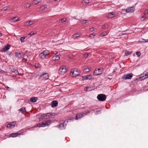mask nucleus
<instances>
[{"mask_svg": "<svg viewBox=\"0 0 148 148\" xmlns=\"http://www.w3.org/2000/svg\"><path fill=\"white\" fill-rule=\"evenodd\" d=\"M71 119H66L65 120L63 123H60L59 125H57L56 127L59 128L65 129L66 128L67 124L69 121H71Z\"/></svg>", "mask_w": 148, "mask_h": 148, "instance_id": "f257e3e1", "label": "nucleus"}, {"mask_svg": "<svg viewBox=\"0 0 148 148\" xmlns=\"http://www.w3.org/2000/svg\"><path fill=\"white\" fill-rule=\"evenodd\" d=\"M51 123V121L50 120H47L45 122H42L41 123H39L37 124L35 127H42L48 126Z\"/></svg>", "mask_w": 148, "mask_h": 148, "instance_id": "f03ea898", "label": "nucleus"}, {"mask_svg": "<svg viewBox=\"0 0 148 148\" xmlns=\"http://www.w3.org/2000/svg\"><path fill=\"white\" fill-rule=\"evenodd\" d=\"M80 73V72L77 69H72L70 73V75H72L73 77H75L78 76Z\"/></svg>", "mask_w": 148, "mask_h": 148, "instance_id": "7ed1b4c3", "label": "nucleus"}, {"mask_svg": "<svg viewBox=\"0 0 148 148\" xmlns=\"http://www.w3.org/2000/svg\"><path fill=\"white\" fill-rule=\"evenodd\" d=\"M68 69L65 66H61L59 70V73L62 75H64Z\"/></svg>", "mask_w": 148, "mask_h": 148, "instance_id": "20e7f679", "label": "nucleus"}, {"mask_svg": "<svg viewBox=\"0 0 148 148\" xmlns=\"http://www.w3.org/2000/svg\"><path fill=\"white\" fill-rule=\"evenodd\" d=\"M55 115V114L53 113H49L46 114H44L41 116V117L42 119H47V117H50Z\"/></svg>", "mask_w": 148, "mask_h": 148, "instance_id": "39448f33", "label": "nucleus"}, {"mask_svg": "<svg viewBox=\"0 0 148 148\" xmlns=\"http://www.w3.org/2000/svg\"><path fill=\"white\" fill-rule=\"evenodd\" d=\"M106 95L103 94H100L98 95L97 98L98 100L100 101H104L106 99Z\"/></svg>", "mask_w": 148, "mask_h": 148, "instance_id": "423d86ee", "label": "nucleus"}, {"mask_svg": "<svg viewBox=\"0 0 148 148\" xmlns=\"http://www.w3.org/2000/svg\"><path fill=\"white\" fill-rule=\"evenodd\" d=\"M49 79V75L47 73H45L40 75L39 79L41 80H45Z\"/></svg>", "mask_w": 148, "mask_h": 148, "instance_id": "0eeeda50", "label": "nucleus"}, {"mask_svg": "<svg viewBox=\"0 0 148 148\" xmlns=\"http://www.w3.org/2000/svg\"><path fill=\"white\" fill-rule=\"evenodd\" d=\"M102 72V69H96L93 72V75H99Z\"/></svg>", "mask_w": 148, "mask_h": 148, "instance_id": "6e6552de", "label": "nucleus"}, {"mask_svg": "<svg viewBox=\"0 0 148 148\" xmlns=\"http://www.w3.org/2000/svg\"><path fill=\"white\" fill-rule=\"evenodd\" d=\"M132 73H130L124 75L122 77V79L124 80H126L127 79H130L132 77Z\"/></svg>", "mask_w": 148, "mask_h": 148, "instance_id": "1a4fd4ad", "label": "nucleus"}, {"mask_svg": "<svg viewBox=\"0 0 148 148\" xmlns=\"http://www.w3.org/2000/svg\"><path fill=\"white\" fill-rule=\"evenodd\" d=\"M116 16L115 12H110L108 13L107 17L108 18H112Z\"/></svg>", "mask_w": 148, "mask_h": 148, "instance_id": "9d476101", "label": "nucleus"}, {"mask_svg": "<svg viewBox=\"0 0 148 148\" xmlns=\"http://www.w3.org/2000/svg\"><path fill=\"white\" fill-rule=\"evenodd\" d=\"M10 45L8 44L4 47L1 49V51L2 52H5L10 49Z\"/></svg>", "mask_w": 148, "mask_h": 148, "instance_id": "9b49d317", "label": "nucleus"}, {"mask_svg": "<svg viewBox=\"0 0 148 148\" xmlns=\"http://www.w3.org/2000/svg\"><path fill=\"white\" fill-rule=\"evenodd\" d=\"M135 10V7H132L128 8L126 9V12H131L134 11Z\"/></svg>", "mask_w": 148, "mask_h": 148, "instance_id": "f8f14e48", "label": "nucleus"}, {"mask_svg": "<svg viewBox=\"0 0 148 148\" xmlns=\"http://www.w3.org/2000/svg\"><path fill=\"white\" fill-rule=\"evenodd\" d=\"M38 98L37 97H32L29 100L27 99L25 101L27 102H36L38 100Z\"/></svg>", "mask_w": 148, "mask_h": 148, "instance_id": "ddd939ff", "label": "nucleus"}, {"mask_svg": "<svg viewBox=\"0 0 148 148\" xmlns=\"http://www.w3.org/2000/svg\"><path fill=\"white\" fill-rule=\"evenodd\" d=\"M92 78V76L91 75H88L86 76H82V78L83 80L87 79L90 80Z\"/></svg>", "mask_w": 148, "mask_h": 148, "instance_id": "4468645a", "label": "nucleus"}, {"mask_svg": "<svg viewBox=\"0 0 148 148\" xmlns=\"http://www.w3.org/2000/svg\"><path fill=\"white\" fill-rule=\"evenodd\" d=\"M16 123L15 122H10V123L7 125V127L10 128H11L14 127L15 126V125Z\"/></svg>", "mask_w": 148, "mask_h": 148, "instance_id": "2eb2a0df", "label": "nucleus"}, {"mask_svg": "<svg viewBox=\"0 0 148 148\" xmlns=\"http://www.w3.org/2000/svg\"><path fill=\"white\" fill-rule=\"evenodd\" d=\"M84 115V113H83V112L77 114L76 116L75 119L76 120H78L82 118Z\"/></svg>", "mask_w": 148, "mask_h": 148, "instance_id": "dca6fc26", "label": "nucleus"}, {"mask_svg": "<svg viewBox=\"0 0 148 148\" xmlns=\"http://www.w3.org/2000/svg\"><path fill=\"white\" fill-rule=\"evenodd\" d=\"M21 134L18 133H12L9 134V137H12V138L18 136L19 135H21Z\"/></svg>", "mask_w": 148, "mask_h": 148, "instance_id": "f3484780", "label": "nucleus"}, {"mask_svg": "<svg viewBox=\"0 0 148 148\" xmlns=\"http://www.w3.org/2000/svg\"><path fill=\"white\" fill-rule=\"evenodd\" d=\"M39 57L41 59H44L46 58L47 56L42 52L39 55Z\"/></svg>", "mask_w": 148, "mask_h": 148, "instance_id": "a211bd4d", "label": "nucleus"}, {"mask_svg": "<svg viewBox=\"0 0 148 148\" xmlns=\"http://www.w3.org/2000/svg\"><path fill=\"white\" fill-rule=\"evenodd\" d=\"M91 2V0H83L82 2L83 5H85Z\"/></svg>", "mask_w": 148, "mask_h": 148, "instance_id": "6ab92c4d", "label": "nucleus"}, {"mask_svg": "<svg viewBox=\"0 0 148 148\" xmlns=\"http://www.w3.org/2000/svg\"><path fill=\"white\" fill-rule=\"evenodd\" d=\"M16 18L17 17H13L12 18H11L10 19V21L11 22H15L20 20L18 18L16 19Z\"/></svg>", "mask_w": 148, "mask_h": 148, "instance_id": "aec40b11", "label": "nucleus"}, {"mask_svg": "<svg viewBox=\"0 0 148 148\" xmlns=\"http://www.w3.org/2000/svg\"><path fill=\"white\" fill-rule=\"evenodd\" d=\"M16 56V57L20 58L21 57V56L23 55V53H18V52H16L15 53Z\"/></svg>", "mask_w": 148, "mask_h": 148, "instance_id": "412c9836", "label": "nucleus"}, {"mask_svg": "<svg viewBox=\"0 0 148 148\" xmlns=\"http://www.w3.org/2000/svg\"><path fill=\"white\" fill-rule=\"evenodd\" d=\"M33 24V22L31 21H29L25 23V25L26 26H29L32 25Z\"/></svg>", "mask_w": 148, "mask_h": 148, "instance_id": "4be33fe9", "label": "nucleus"}, {"mask_svg": "<svg viewBox=\"0 0 148 148\" xmlns=\"http://www.w3.org/2000/svg\"><path fill=\"white\" fill-rule=\"evenodd\" d=\"M80 34L79 33H76L74 34L73 36V38L74 39L80 36Z\"/></svg>", "mask_w": 148, "mask_h": 148, "instance_id": "5701e85b", "label": "nucleus"}, {"mask_svg": "<svg viewBox=\"0 0 148 148\" xmlns=\"http://www.w3.org/2000/svg\"><path fill=\"white\" fill-rule=\"evenodd\" d=\"M41 0H33L32 3L33 4L36 5L39 2H40Z\"/></svg>", "mask_w": 148, "mask_h": 148, "instance_id": "b1692460", "label": "nucleus"}, {"mask_svg": "<svg viewBox=\"0 0 148 148\" xmlns=\"http://www.w3.org/2000/svg\"><path fill=\"white\" fill-rule=\"evenodd\" d=\"M145 79V78H144V76L139 77L138 78H137L135 79V81L136 80H142L143 79Z\"/></svg>", "mask_w": 148, "mask_h": 148, "instance_id": "393cba45", "label": "nucleus"}, {"mask_svg": "<svg viewBox=\"0 0 148 148\" xmlns=\"http://www.w3.org/2000/svg\"><path fill=\"white\" fill-rule=\"evenodd\" d=\"M10 7L9 6H6L4 8H3L1 10L2 11H5L7 10H9L10 9Z\"/></svg>", "mask_w": 148, "mask_h": 148, "instance_id": "a878e982", "label": "nucleus"}, {"mask_svg": "<svg viewBox=\"0 0 148 148\" xmlns=\"http://www.w3.org/2000/svg\"><path fill=\"white\" fill-rule=\"evenodd\" d=\"M58 102H52V103L51 104V106L52 107L54 108L57 106L58 105Z\"/></svg>", "mask_w": 148, "mask_h": 148, "instance_id": "bb28decb", "label": "nucleus"}, {"mask_svg": "<svg viewBox=\"0 0 148 148\" xmlns=\"http://www.w3.org/2000/svg\"><path fill=\"white\" fill-rule=\"evenodd\" d=\"M11 72L14 73H18V70L16 69H12L11 70Z\"/></svg>", "mask_w": 148, "mask_h": 148, "instance_id": "cd10ccee", "label": "nucleus"}, {"mask_svg": "<svg viewBox=\"0 0 148 148\" xmlns=\"http://www.w3.org/2000/svg\"><path fill=\"white\" fill-rule=\"evenodd\" d=\"M90 71V68L89 67L85 68L83 70L84 72L85 73L88 72H89Z\"/></svg>", "mask_w": 148, "mask_h": 148, "instance_id": "c85d7f7f", "label": "nucleus"}, {"mask_svg": "<svg viewBox=\"0 0 148 148\" xmlns=\"http://www.w3.org/2000/svg\"><path fill=\"white\" fill-rule=\"evenodd\" d=\"M19 110L22 113H23V112L25 111V108L24 107H23L19 109Z\"/></svg>", "mask_w": 148, "mask_h": 148, "instance_id": "c756f323", "label": "nucleus"}, {"mask_svg": "<svg viewBox=\"0 0 148 148\" xmlns=\"http://www.w3.org/2000/svg\"><path fill=\"white\" fill-rule=\"evenodd\" d=\"M43 53H44L46 56H47L49 54V51L48 50H45L43 52H42Z\"/></svg>", "mask_w": 148, "mask_h": 148, "instance_id": "7c9ffc66", "label": "nucleus"}, {"mask_svg": "<svg viewBox=\"0 0 148 148\" xmlns=\"http://www.w3.org/2000/svg\"><path fill=\"white\" fill-rule=\"evenodd\" d=\"M92 110L88 111H85L84 112H83L84 113V115H86L89 113H90L91 111H92Z\"/></svg>", "mask_w": 148, "mask_h": 148, "instance_id": "2f4dec72", "label": "nucleus"}, {"mask_svg": "<svg viewBox=\"0 0 148 148\" xmlns=\"http://www.w3.org/2000/svg\"><path fill=\"white\" fill-rule=\"evenodd\" d=\"M95 35V33H92L90 34L89 35V37L91 38H94V37Z\"/></svg>", "mask_w": 148, "mask_h": 148, "instance_id": "473e14b6", "label": "nucleus"}, {"mask_svg": "<svg viewBox=\"0 0 148 148\" xmlns=\"http://www.w3.org/2000/svg\"><path fill=\"white\" fill-rule=\"evenodd\" d=\"M55 57L56 58V59H55V61H58L60 59V57L58 55H56L55 56Z\"/></svg>", "mask_w": 148, "mask_h": 148, "instance_id": "72a5a7b5", "label": "nucleus"}, {"mask_svg": "<svg viewBox=\"0 0 148 148\" xmlns=\"http://www.w3.org/2000/svg\"><path fill=\"white\" fill-rule=\"evenodd\" d=\"M25 37H21L20 38V40L21 41V42H24V40L25 38Z\"/></svg>", "mask_w": 148, "mask_h": 148, "instance_id": "f704fd0d", "label": "nucleus"}, {"mask_svg": "<svg viewBox=\"0 0 148 148\" xmlns=\"http://www.w3.org/2000/svg\"><path fill=\"white\" fill-rule=\"evenodd\" d=\"M46 7L47 5H43L41 6L40 7V8L42 10H44Z\"/></svg>", "mask_w": 148, "mask_h": 148, "instance_id": "c9c22d12", "label": "nucleus"}, {"mask_svg": "<svg viewBox=\"0 0 148 148\" xmlns=\"http://www.w3.org/2000/svg\"><path fill=\"white\" fill-rule=\"evenodd\" d=\"M66 18H64L61 19H60L59 20V21H62V22L63 23L64 22H65L66 21Z\"/></svg>", "mask_w": 148, "mask_h": 148, "instance_id": "e433bc0d", "label": "nucleus"}, {"mask_svg": "<svg viewBox=\"0 0 148 148\" xmlns=\"http://www.w3.org/2000/svg\"><path fill=\"white\" fill-rule=\"evenodd\" d=\"M132 52L131 51H128L126 52L125 54V56H127L132 53Z\"/></svg>", "mask_w": 148, "mask_h": 148, "instance_id": "4c0bfd02", "label": "nucleus"}, {"mask_svg": "<svg viewBox=\"0 0 148 148\" xmlns=\"http://www.w3.org/2000/svg\"><path fill=\"white\" fill-rule=\"evenodd\" d=\"M80 22H83V21H85V23H83L84 24H85V23H86L87 22H88V20H84V19L81 20H80Z\"/></svg>", "mask_w": 148, "mask_h": 148, "instance_id": "58836bf2", "label": "nucleus"}, {"mask_svg": "<svg viewBox=\"0 0 148 148\" xmlns=\"http://www.w3.org/2000/svg\"><path fill=\"white\" fill-rule=\"evenodd\" d=\"M144 78H145V79L148 78V72H147L144 75Z\"/></svg>", "mask_w": 148, "mask_h": 148, "instance_id": "ea45409f", "label": "nucleus"}, {"mask_svg": "<svg viewBox=\"0 0 148 148\" xmlns=\"http://www.w3.org/2000/svg\"><path fill=\"white\" fill-rule=\"evenodd\" d=\"M31 6V4L29 3H27L25 4V7L26 8H28Z\"/></svg>", "mask_w": 148, "mask_h": 148, "instance_id": "a19ab883", "label": "nucleus"}, {"mask_svg": "<svg viewBox=\"0 0 148 148\" xmlns=\"http://www.w3.org/2000/svg\"><path fill=\"white\" fill-rule=\"evenodd\" d=\"M108 27V25H104L102 26V28L103 29H104L105 28H107Z\"/></svg>", "mask_w": 148, "mask_h": 148, "instance_id": "79ce46f5", "label": "nucleus"}, {"mask_svg": "<svg viewBox=\"0 0 148 148\" xmlns=\"http://www.w3.org/2000/svg\"><path fill=\"white\" fill-rule=\"evenodd\" d=\"M136 54L138 57H139L140 55V51H137L136 53Z\"/></svg>", "mask_w": 148, "mask_h": 148, "instance_id": "37998d69", "label": "nucleus"}, {"mask_svg": "<svg viewBox=\"0 0 148 148\" xmlns=\"http://www.w3.org/2000/svg\"><path fill=\"white\" fill-rule=\"evenodd\" d=\"M106 35V33H102L101 34L100 36H105Z\"/></svg>", "mask_w": 148, "mask_h": 148, "instance_id": "c03bdc74", "label": "nucleus"}, {"mask_svg": "<svg viewBox=\"0 0 148 148\" xmlns=\"http://www.w3.org/2000/svg\"><path fill=\"white\" fill-rule=\"evenodd\" d=\"M34 34V33L33 32H31V33H30L28 35H30V36H33Z\"/></svg>", "mask_w": 148, "mask_h": 148, "instance_id": "a18cd8bd", "label": "nucleus"}, {"mask_svg": "<svg viewBox=\"0 0 148 148\" xmlns=\"http://www.w3.org/2000/svg\"><path fill=\"white\" fill-rule=\"evenodd\" d=\"M146 18V17L145 16H143L141 18V21H143Z\"/></svg>", "mask_w": 148, "mask_h": 148, "instance_id": "49530a36", "label": "nucleus"}, {"mask_svg": "<svg viewBox=\"0 0 148 148\" xmlns=\"http://www.w3.org/2000/svg\"><path fill=\"white\" fill-rule=\"evenodd\" d=\"M100 111H97L95 112V114L97 115L98 114L100 113Z\"/></svg>", "mask_w": 148, "mask_h": 148, "instance_id": "de8ad7c7", "label": "nucleus"}, {"mask_svg": "<svg viewBox=\"0 0 148 148\" xmlns=\"http://www.w3.org/2000/svg\"><path fill=\"white\" fill-rule=\"evenodd\" d=\"M84 56L85 58H87L88 56V53L84 54Z\"/></svg>", "mask_w": 148, "mask_h": 148, "instance_id": "09e8293b", "label": "nucleus"}, {"mask_svg": "<svg viewBox=\"0 0 148 148\" xmlns=\"http://www.w3.org/2000/svg\"><path fill=\"white\" fill-rule=\"evenodd\" d=\"M87 89L86 90V92L87 91H90L91 90L90 89L91 88H89L88 87H86Z\"/></svg>", "mask_w": 148, "mask_h": 148, "instance_id": "8fccbe9b", "label": "nucleus"}, {"mask_svg": "<svg viewBox=\"0 0 148 148\" xmlns=\"http://www.w3.org/2000/svg\"><path fill=\"white\" fill-rule=\"evenodd\" d=\"M27 59L26 58H23L22 60L24 62H27Z\"/></svg>", "mask_w": 148, "mask_h": 148, "instance_id": "3c124183", "label": "nucleus"}, {"mask_svg": "<svg viewBox=\"0 0 148 148\" xmlns=\"http://www.w3.org/2000/svg\"><path fill=\"white\" fill-rule=\"evenodd\" d=\"M94 30V29L93 27H92L91 28H90V30L91 31H92L93 30Z\"/></svg>", "mask_w": 148, "mask_h": 148, "instance_id": "603ef678", "label": "nucleus"}, {"mask_svg": "<svg viewBox=\"0 0 148 148\" xmlns=\"http://www.w3.org/2000/svg\"><path fill=\"white\" fill-rule=\"evenodd\" d=\"M145 13H146L147 14H148V10H145Z\"/></svg>", "mask_w": 148, "mask_h": 148, "instance_id": "864d4df0", "label": "nucleus"}, {"mask_svg": "<svg viewBox=\"0 0 148 148\" xmlns=\"http://www.w3.org/2000/svg\"><path fill=\"white\" fill-rule=\"evenodd\" d=\"M143 40H145V42H148V39L147 40H144L143 39Z\"/></svg>", "mask_w": 148, "mask_h": 148, "instance_id": "5fc2aeb1", "label": "nucleus"}, {"mask_svg": "<svg viewBox=\"0 0 148 148\" xmlns=\"http://www.w3.org/2000/svg\"><path fill=\"white\" fill-rule=\"evenodd\" d=\"M58 53V52L57 51H55L53 52V53L55 54H57Z\"/></svg>", "mask_w": 148, "mask_h": 148, "instance_id": "6e6d98bb", "label": "nucleus"}, {"mask_svg": "<svg viewBox=\"0 0 148 148\" xmlns=\"http://www.w3.org/2000/svg\"><path fill=\"white\" fill-rule=\"evenodd\" d=\"M2 35V34L0 32V37Z\"/></svg>", "mask_w": 148, "mask_h": 148, "instance_id": "4d7b16f0", "label": "nucleus"}, {"mask_svg": "<svg viewBox=\"0 0 148 148\" xmlns=\"http://www.w3.org/2000/svg\"><path fill=\"white\" fill-rule=\"evenodd\" d=\"M61 0H54V1H60Z\"/></svg>", "mask_w": 148, "mask_h": 148, "instance_id": "13d9d810", "label": "nucleus"}, {"mask_svg": "<svg viewBox=\"0 0 148 148\" xmlns=\"http://www.w3.org/2000/svg\"><path fill=\"white\" fill-rule=\"evenodd\" d=\"M52 102H57V101L56 100H53Z\"/></svg>", "mask_w": 148, "mask_h": 148, "instance_id": "bf43d9fd", "label": "nucleus"}, {"mask_svg": "<svg viewBox=\"0 0 148 148\" xmlns=\"http://www.w3.org/2000/svg\"><path fill=\"white\" fill-rule=\"evenodd\" d=\"M85 21H83V22H81V23L82 24H84L83 23H84Z\"/></svg>", "mask_w": 148, "mask_h": 148, "instance_id": "052dcab7", "label": "nucleus"}, {"mask_svg": "<svg viewBox=\"0 0 148 148\" xmlns=\"http://www.w3.org/2000/svg\"><path fill=\"white\" fill-rule=\"evenodd\" d=\"M6 88L8 89V88H9V87H7Z\"/></svg>", "mask_w": 148, "mask_h": 148, "instance_id": "680f3d73", "label": "nucleus"}, {"mask_svg": "<svg viewBox=\"0 0 148 148\" xmlns=\"http://www.w3.org/2000/svg\"><path fill=\"white\" fill-rule=\"evenodd\" d=\"M51 61H50V62H49V63H51Z\"/></svg>", "mask_w": 148, "mask_h": 148, "instance_id": "e2e57ef3", "label": "nucleus"}, {"mask_svg": "<svg viewBox=\"0 0 148 148\" xmlns=\"http://www.w3.org/2000/svg\"><path fill=\"white\" fill-rule=\"evenodd\" d=\"M3 72H4V73H5V71H3Z\"/></svg>", "mask_w": 148, "mask_h": 148, "instance_id": "0e129e2a", "label": "nucleus"}, {"mask_svg": "<svg viewBox=\"0 0 148 148\" xmlns=\"http://www.w3.org/2000/svg\"><path fill=\"white\" fill-rule=\"evenodd\" d=\"M51 66H50V67H51Z\"/></svg>", "mask_w": 148, "mask_h": 148, "instance_id": "69168bd1", "label": "nucleus"}]
</instances>
